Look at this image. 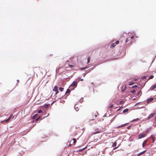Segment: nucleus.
Segmentation results:
<instances>
[{
  "label": "nucleus",
  "mask_w": 156,
  "mask_h": 156,
  "mask_svg": "<svg viewBox=\"0 0 156 156\" xmlns=\"http://www.w3.org/2000/svg\"><path fill=\"white\" fill-rule=\"evenodd\" d=\"M149 90H156V83L152 86L149 89Z\"/></svg>",
  "instance_id": "obj_1"
},
{
  "label": "nucleus",
  "mask_w": 156,
  "mask_h": 156,
  "mask_svg": "<svg viewBox=\"0 0 156 156\" xmlns=\"http://www.w3.org/2000/svg\"><path fill=\"white\" fill-rule=\"evenodd\" d=\"M156 114L155 112H154L152 113H151V114H150L149 116H148L147 118V119L149 120L152 118Z\"/></svg>",
  "instance_id": "obj_2"
},
{
  "label": "nucleus",
  "mask_w": 156,
  "mask_h": 156,
  "mask_svg": "<svg viewBox=\"0 0 156 156\" xmlns=\"http://www.w3.org/2000/svg\"><path fill=\"white\" fill-rule=\"evenodd\" d=\"M53 90V91L55 92V95L57 94L58 93V87L56 86H55L54 87Z\"/></svg>",
  "instance_id": "obj_3"
},
{
  "label": "nucleus",
  "mask_w": 156,
  "mask_h": 156,
  "mask_svg": "<svg viewBox=\"0 0 156 156\" xmlns=\"http://www.w3.org/2000/svg\"><path fill=\"white\" fill-rule=\"evenodd\" d=\"M146 136V134L145 133H143L140 134L138 136L139 138L141 139L144 137Z\"/></svg>",
  "instance_id": "obj_4"
},
{
  "label": "nucleus",
  "mask_w": 156,
  "mask_h": 156,
  "mask_svg": "<svg viewBox=\"0 0 156 156\" xmlns=\"http://www.w3.org/2000/svg\"><path fill=\"white\" fill-rule=\"evenodd\" d=\"M78 82L76 81H74L73 82L72 84L71 85V86H73L76 87L77 85Z\"/></svg>",
  "instance_id": "obj_5"
},
{
  "label": "nucleus",
  "mask_w": 156,
  "mask_h": 156,
  "mask_svg": "<svg viewBox=\"0 0 156 156\" xmlns=\"http://www.w3.org/2000/svg\"><path fill=\"white\" fill-rule=\"evenodd\" d=\"M150 137L153 140L152 143H153L155 140V136L154 135H151V136Z\"/></svg>",
  "instance_id": "obj_6"
},
{
  "label": "nucleus",
  "mask_w": 156,
  "mask_h": 156,
  "mask_svg": "<svg viewBox=\"0 0 156 156\" xmlns=\"http://www.w3.org/2000/svg\"><path fill=\"white\" fill-rule=\"evenodd\" d=\"M153 100H154V98H149L146 101L147 103H149V102L152 101Z\"/></svg>",
  "instance_id": "obj_7"
},
{
  "label": "nucleus",
  "mask_w": 156,
  "mask_h": 156,
  "mask_svg": "<svg viewBox=\"0 0 156 156\" xmlns=\"http://www.w3.org/2000/svg\"><path fill=\"white\" fill-rule=\"evenodd\" d=\"M126 89V86H123L121 88V90L122 92H123Z\"/></svg>",
  "instance_id": "obj_8"
},
{
  "label": "nucleus",
  "mask_w": 156,
  "mask_h": 156,
  "mask_svg": "<svg viewBox=\"0 0 156 156\" xmlns=\"http://www.w3.org/2000/svg\"><path fill=\"white\" fill-rule=\"evenodd\" d=\"M12 116V115H10V116L8 118V119H7L6 120H5L4 121L5 122H8L9 120H10L11 119Z\"/></svg>",
  "instance_id": "obj_9"
},
{
  "label": "nucleus",
  "mask_w": 156,
  "mask_h": 156,
  "mask_svg": "<svg viewBox=\"0 0 156 156\" xmlns=\"http://www.w3.org/2000/svg\"><path fill=\"white\" fill-rule=\"evenodd\" d=\"M148 141V140L147 139L145 140L143 142L142 144V147H144L145 146V144Z\"/></svg>",
  "instance_id": "obj_10"
},
{
  "label": "nucleus",
  "mask_w": 156,
  "mask_h": 156,
  "mask_svg": "<svg viewBox=\"0 0 156 156\" xmlns=\"http://www.w3.org/2000/svg\"><path fill=\"white\" fill-rule=\"evenodd\" d=\"M145 151H146L145 150L140 153L137 154L138 156H140V155L143 154L145 152Z\"/></svg>",
  "instance_id": "obj_11"
},
{
  "label": "nucleus",
  "mask_w": 156,
  "mask_h": 156,
  "mask_svg": "<svg viewBox=\"0 0 156 156\" xmlns=\"http://www.w3.org/2000/svg\"><path fill=\"white\" fill-rule=\"evenodd\" d=\"M127 124V123H125V124H123V125H121V126H118V128H120V127H122L124 126H125V125Z\"/></svg>",
  "instance_id": "obj_12"
},
{
  "label": "nucleus",
  "mask_w": 156,
  "mask_h": 156,
  "mask_svg": "<svg viewBox=\"0 0 156 156\" xmlns=\"http://www.w3.org/2000/svg\"><path fill=\"white\" fill-rule=\"evenodd\" d=\"M86 148V147L83 148V149H79V150H78V151H83V150H84Z\"/></svg>",
  "instance_id": "obj_13"
},
{
  "label": "nucleus",
  "mask_w": 156,
  "mask_h": 156,
  "mask_svg": "<svg viewBox=\"0 0 156 156\" xmlns=\"http://www.w3.org/2000/svg\"><path fill=\"white\" fill-rule=\"evenodd\" d=\"M37 114H35L32 117V119H35V118H36V117H37Z\"/></svg>",
  "instance_id": "obj_14"
},
{
  "label": "nucleus",
  "mask_w": 156,
  "mask_h": 156,
  "mask_svg": "<svg viewBox=\"0 0 156 156\" xmlns=\"http://www.w3.org/2000/svg\"><path fill=\"white\" fill-rule=\"evenodd\" d=\"M128 111V110L127 109H124V110H123V113H125L127 112Z\"/></svg>",
  "instance_id": "obj_15"
},
{
  "label": "nucleus",
  "mask_w": 156,
  "mask_h": 156,
  "mask_svg": "<svg viewBox=\"0 0 156 156\" xmlns=\"http://www.w3.org/2000/svg\"><path fill=\"white\" fill-rule=\"evenodd\" d=\"M70 90L69 89H68L66 90V94H67V93H69V92H70Z\"/></svg>",
  "instance_id": "obj_16"
},
{
  "label": "nucleus",
  "mask_w": 156,
  "mask_h": 156,
  "mask_svg": "<svg viewBox=\"0 0 156 156\" xmlns=\"http://www.w3.org/2000/svg\"><path fill=\"white\" fill-rule=\"evenodd\" d=\"M154 77V76L153 75H151L150 76L149 78L148 79V80H149L151 79H152Z\"/></svg>",
  "instance_id": "obj_17"
},
{
  "label": "nucleus",
  "mask_w": 156,
  "mask_h": 156,
  "mask_svg": "<svg viewBox=\"0 0 156 156\" xmlns=\"http://www.w3.org/2000/svg\"><path fill=\"white\" fill-rule=\"evenodd\" d=\"M115 45L116 44H115V43H113L112 44L111 47H114L115 46Z\"/></svg>",
  "instance_id": "obj_18"
},
{
  "label": "nucleus",
  "mask_w": 156,
  "mask_h": 156,
  "mask_svg": "<svg viewBox=\"0 0 156 156\" xmlns=\"http://www.w3.org/2000/svg\"><path fill=\"white\" fill-rule=\"evenodd\" d=\"M59 90L61 91H62L63 90L64 88L62 87H60L59 88Z\"/></svg>",
  "instance_id": "obj_19"
},
{
  "label": "nucleus",
  "mask_w": 156,
  "mask_h": 156,
  "mask_svg": "<svg viewBox=\"0 0 156 156\" xmlns=\"http://www.w3.org/2000/svg\"><path fill=\"white\" fill-rule=\"evenodd\" d=\"M133 83H134V82H133L132 81H131V82L129 83V85L131 86V85H132L133 84Z\"/></svg>",
  "instance_id": "obj_20"
},
{
  "label": "nucleus",
  "mask_w": 156,
  "mask_h": 156,
  "mask_svg": "<svg viewBox=\"0 0 156 156\" xmlns=\"http://www.w3.org/2000/svg\"><path fill=\"white\" fill-rule=\"evenodd\" d=\"M140 119L139 118H137L135 119H134L132 121V122H134L135 121H138Z\"/></svg>",
  "instance_id": "obj_21"
},
{
  "label": "nucleus",
  "mask_w": 156,
  "mask_h": 156,
  "mask_svg": "<svg viewBox=\"0 0 156 156\" xmlns=\"http://www.w3.org/2000/svg\"><path fill=\"white\" fill-rule=\"evenodd\" d=\"M90 58L89 57H88L87 58V63H89L90 62Z\"/></svg>",
  "instance_id": "obj_22"
},
{
  "label": "nucleus",
  "mask_w": 156,
  "mask_h": 156,
  "mask_svg": "<svg viewBox=\"0 0 156 156\" xmlns=\"http://www.w3.org/2000/svg\"><path fill=\"white\" fill-rule=\"evenodd\" d=\"M116 143L115 142L114 144H113L112 145V147H115L116 146Z\"/></svg>",
  "instance_id": "obj_23"
},
{
  "label": "nucleus",
  "mask_w": 156,
  "mask_h": 156,
  "mask_svg": "<svg viewBox=\"0 0 156 156\" xmlns=\"http://www.w3.org/2000/svg\"><path fill=\"white\" fill-rule=\"evenodd\" d=\"M73 143H75L76 142V139L75 138H73Z\"/></svg>",
  "instance_id": "obj_24"
},
{
  "label": "nucleus",
  "mask_w": 156,
  "mask_h": 156,
  "mask_svg": "<svg viewBox=\"0 0 156 156\" xmlns=\"http://www.w3.org/2000/svg\"><path fill=\"white\" fill-rule=\"evenodd\" d=\"M135 90H132L131 91V93H132V94H134L135 92Z\"/></svg>",
  "instance_id": "obj_25"
},
{
  "label": "nucleus",
  "mask_w": 156,
  "mask_h": 156,
  "mask_svg": "<svg viewBox=\"0 0 156 156\" xmlns=\"http://www.w3.org/2000/svg\"><path fill=\"white\" fill-rule=\"evenodd\" d=\"M137 87V86L136 85L133 86L132 88H134L136 87Z\"/></svg>",
  "instance_id": "obj_26"
},
{
  "label": "nucleus",
  "mask_w": 156,
  "mask_h": 156,
  "mask_svg": "<svg viewBox=\"0 0 156 156\" xmlns=\"http://www.w3.org/2000/svg\"><path fill=\"white\" fill-rule=\"evenodd\" d=\"M119 43V41H116L115 42V44H118Z\"/></svg>",
  "instance_id": "obj_27"
},
{
  "label": "nucleus",
  "mask_w": 156,
  "mask_h": 156,
  "mask_svg": "<svg viewBox=\"0 0 156 156\" xmlns=\"http://www.w3.org/2000/svg\"><path fill=\"white\" fill-rule=\"evenodd\" d=\"M42 112V111L41 110H39L38 111V113H40Z\"/></svg>",
  "instance_id": "obj_28"
},
{
  "label": "nucleus",
  "mask_w": 156,
  "mask_h": 156,
  "mask_svg": "<svg viewBox=\"0 0 156 156\" xmlns=\"http://www.w3.org/2000/svg\"><path fill=\"white\" fill-rule=\"evenodd\" d=\"M40 117H39L38 118H37L36 119V121H38L39 119H40Z\"/></svg>",
  "instance_id": "obj_29"
},
{
  "label": "nucleus",
  "mask_w": 156,
  "mask_h": 156,
  "mask_svg": "<svg viewBox=\"0 0 156 156\" xmlns=\"http://www.w3.org/2000/svg\"><path fill=\"white\" fill-rule=\"evenodd\" d=\"M146 76H143L142 77V79H144L146 78Z\"/></svg>",
  "instance_id": "obj_30"
},
{
  "label": "nucleus",
  "mask_w": 156,
  "mask_h": 156,
  "mask_svg": "<svg viewBox=\"0 0 156 156\" xmlns=\"http://www.w3.org/2000/svg\"><path fill=\"white\" fill-rule=\"evenodd\" d=\"M140 92H141L140 91L138 92L137 93V95H139L140 94Z\"/></svg>",
  "instance_id": "obj_31"
},
{
  "label": "nucleus",
  "mask_w": 156,
  "mask_h": 156,
  "mask_svg": "<svg viewBox=\"0 0 156 156\" xmlns=\"http://www.w3.org/2000/svg\"><path fill=\"white\" fill-rule=\"evenodd\" d=\"M86 68H85V67H83V68H82L81 69H82V70H84V69H86Z\"/></svg>",
  "instance_id": "obj_32"
},
{
  "label": "nucleus",
  "mask_w": 156,
  "mask_h": 156,
  "mask_svg": "<svg viewBox=\"0 0 156 156\" xmlns=\"http://www.w3.org/2000/svg\"><path fill=\"white\" fill-rule=\"evenodd\" d=\"M69 66L70 67H74V66H73L72 65H69Z\"/></svg>",
  "instance_id": "obj_33"
},
{
  "label": "nucleus",
  "mask_w": 156,
  "mask_h": 156,
  "mask_svg": "<svg viewBox=\"0 0 156 156\" xmlns=\"http://www.w3.org/2000/svg\"><path fill=\"white\" fill-rule=\"evenodd\" d=\"M123 101H120L119 103L120 104H122L123 103Z\"/></svg>",
  "instance_id": "obj_34"
},
{
  "label": "nucleus",
  "mask_w": 156,
  "mask_h": 156,
  "mask_svg": "<svg viewBox=\"0 0 156 156\" xmlns=\"http://www.w3.org/2000/svg\"><path fill=\"white\" fill-rule=\"evenodd\" d=\"M113 105H111L110 106H109V108H112V107H113Z\"/></svg>",
  "instance_id": "obj_35"
},
{
  "label": "nucleus",
  "mask_w": 156,
  "mask_h": 156,
  "mask_svg": "<svg viewBox=\"0 0 156 156\" xmlns=\"http://www.w3.org/2000/svg\"><path fill=\"white\" fill-rule=\"evenodd\" d=\"M130 126H128L127 127V129H130Z\"/></svg>",
  "instance_id": "obj_36"
},
{
  "label": "nucleus",
  "mask_w": 156,
  "mask_h": 156,
  "mask_svg": "<svg viewBox=\"0 0 156 156\" xmlns=\"http://www.w3.org/2000/svg\"><path fill=\"white\" fill-rule=\"evenodd\" d=\"M129 41V38H128L127 39V40H126V42H128V41Z\"/></svg>",
  "instance_id": "obj_37"
},
{
  "label": "nucleus",
  "mask_w": 156,
  "mask_h": 156,
  "mask_svg": "<svg viewBox=\"0 0 156 156\" xmlns=\"http://www.w3.org/2000/svg\"><path fill=\"white\" fill-rule=\"evenodd\" d=\"M133 38H134V37H133V36H131V39H133Z\"/></svg>",
  "instance_id": "obj_38"
},
{
  "label": "nucleus",
  "mask_w": 156,
  "mask_h": 156,
  "mask_svg": "<svg viewBox=\"0 0 156 156\" xmlns=\"http://www.w3.org/2000/svg\"><path fill=\"white\" fill-rule=\"evenodd\" d=\"M136 80H137V79L136 78H134V80L135 81H136Z\"/></svg>",
  "instance_id": "obj_39"
},
{
  "label": "nucleus",
  "mask_w": 156,
  "mask_h": 156,
  "mask_svg": "<svg viewBox=\"0 0 156 156\" xmlns=\"http://www.w3.org/2000/svg\"><path fill=\"white\" fill-rule=\"evenodd\" d=\"M149 131V129H147L146 131V132H147Z\"/></svg>",
  "instance_id": "obj_40"
},
{
  "label": "nucleus",
  "mask_w": 156,
  "mask_h": 156,
  "mask_svg": "<svg viewBox=\"0 0 156 156\" xmlns=\"http://www.w3.org/2000/svg\"><path fill=\"white\" fill-rule=\"evenodd\" d=\"M155 120H156V115L155 118Z\"/></svg>",
  "instance_id": "obj_41"
},
{
  "label": "nucleus",
  "mask_w": 156,
  "mask_h": 156,
  "mask_svg": "<svg viewBox=\"0 0 156 156\" xmlns=\"http://www.w3.org/2000/svg\"><path fill=\"white\" fill-rule=\"evenodd\" d=\"M83 79H81L80 80L81 81H83Z\"/></svg>",
  "instance_id": "obj_42"
},
{
  "label": "nucleus",
  "mask_w": 156,
  "mask_h": 156,
  "mask_svg": "<svg viewBox=\"0 0 156 156\" xmlns=\"http://www.w3.org/2000/svg\"><path fill=\"white\" fill-rule=\"evenodd\" d=\"M49 115V113H48V115H47V116H46L45 117H47Z\"/></svg>",
  "instance_id": "obj_43"
},
{
  "label": "nucleus",
  "mask_w": 156,
  "mask_h": 156,
  "mask_svg": "<svg viewBox=\"0 0 156 156\" xmlns=\"http://www.w3.org/2000/svg\"><path fill=\"white\" fill-rule=\"evenodd\" d=\"M117 147H115V148H114V149H116V148H117Z\"/></svg>",
  "instance_id": "obj_44"
},
{
  "label": "nucleus",
  "mask_w": 156,
  "mask_h": 156,
  "mask_svg": "<svg viewBox=\"0 0 156 156\" xmlns=\"http://www.w3.org/2000/svg\"><path fill=\"white\" fill-rule=\"evenodd\" d=\"M17 81H18H18H19V80H17Z\"/></svg>",
  "instance_id": "obj_45"
},
{
  "label": "nucleus",
  "mask_w": 156,
  "mask_h": 156,
  "mask_svg": "<svg viewBox=\"0 0 156 156\" xmlns=\"http://www.w3.org/2000/svg\"><path fill=\"white\" fill-rule=\"evenodd\" d=\"M138 104V103H137L136 104H135V105H136Z\"/></svg>",
  "instance_id": "obj_46"
},
{
  "label": "nucleus",
  "mask_w": 156,
  "mask_h": 156,
  "mask_svg": "<svg viewBox=\"0 0 156 156\" xmlns=\"http://www.w3.org/2000/svg\"><path fill=\"white\" fill-rule=\"evenodd\" d=\"M138 104V103H137L136 104H135V105H136Z\"/></svg>",
  "instance_id": "obj_47"
},
{
  "label": "nucleus",
  "mask_w": 156,
  "mask_h": 156,
  "mask_svg": "<svg viewBox=\"0 0 156 156\" xmlns=\"http://www.w3.org/2000/svg\"><path fill=\"white\" fill-rule=\"evenodd\" d=\"M138 104V103H137L136 104H135V105H136Z\"/></svg>",
  "instance_id": "obj_48"
},
{
  "label": "nucleus",
  "mask_w": 156,
  "mask_h": 156,
  "mask_svg": "<svg viewBox=\"0 0 156 156\" xmlns=\"http://www.w3.org/2000/svg\"><path fill=\"white\" fill-rule=\"evenodd\" d=\"M138 104V103H137L136 104H135V105H136Z\"/></svg>",
  "instance_id": "obj_49"
},
{
  "label": "nucleus",
  "mask_w": 156,
  "mask_h": 156,
  "mask_svg": "<svg viewBox=\"0 0 156 156\" xmlns=\"http://www.w3.org/2000/svg\"><path fill=\"white\" fill-rule=\"evenodd\" d=\"M76 110L77 111L78 110H77V109H76Z\"/></svg>",
  "instance_id": "obj_50"
}]
</instances>
